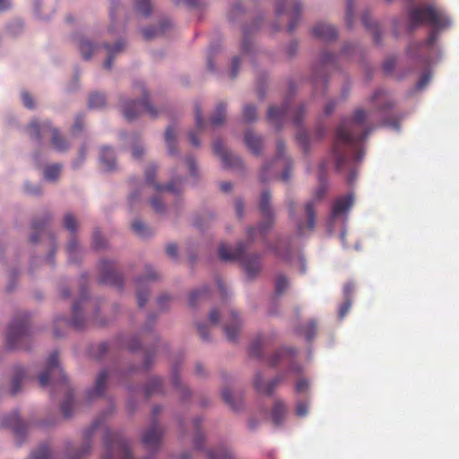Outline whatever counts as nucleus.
<instances>
[{
    "mask_svg": "<svg viewBox=\"0 0 459 459\" xmlns=\"http://www.w3.org/2000/svg\"><path fill=\"white\" fill-rule=\"evenodd\" d=\"M367 118L368 113L358 108L351 119L343 120L336 129L333 147L335 168L339 172L348 171L349 184H352L357 178L355 162L360 161L364 155L360 143L368 137L371 130L365 126Z\"/></svg>",
    "mask_w": 459,
    "mask_h": 459,
    "instance_id": "f257e3e1",
    "label": "nucleus"
},
{
    "mask_svg": "<svg viewBox=\"0 0 459 459\" xmlns=\"http://www.w3.org/2000/svg\"><path fill=\"white\" fill-rule=\"evenodd\" d=\"M450 19L446 13L432 4H421L411 7L408 12V30L412 31L420 25H429L434 30L428 39L420 43L411 44L408 51L411 56L424 57V62L429 63V53L433 49L437 40L438 31L450 26Z\"/></svg>",
    "mask_w": 459,
    "mask_h": 459,
    "instance_id": "f03ea898",
    "label": "nucleus"
},
{
    "mask_svg": "<svg viewBox=\"0 0 459 459\" xmlns=\"http://www.w3.org/2000/svg\"><path fill=\"white\" fill-rule=\"evenodd\" d=\"M246 244L240 242L238 244L237 248L233 252H230L225 244L219 246V257L222 261L240 260L247 276L249 278L255 277L261 270L262 261L261 255L257 254L246 255Z\"/></svg>",
    "mask_w": 459,
    "mask_h": 459,
    "instance_id": "7ed1b4c3",
    "label": "nucleus"
},
{
    "mask_svg": "<svg viewBox=\"0 0 459 459\" xmlns=\"http://www.w3.org/2000/svg\"><path fill=\"white\" fill-rule=\"evenodd\" d=\"M325 169V164L320 165V170L324 172ZM319 186L314 193L313 197L305 204L304 210L307 216L306 221H299L297 223V231L299 236L306 233L307 230L313 231L316 227V207L318 203L325 196L327 192V186L325 179L324 178L323 173L319 175Z\"/></svg>",
    "mask_w": 459,
    "mask_h": 459,
    "instance_id": "20e7f679",
    "label": "nucleus"
},
{
    "mask_svg": "<svg viewBox=\"0 0 459 459\" xmlns=\"http://www.w3.org/2000/svg\"><path fill=\"white\" fill-rule=\"evenodd\" d=\"M30 338V316L22 313L12 320L6 333V345L8 349L26 348Z\"/></svg>",
    "mask_w": 459,
    "mask_h": 459,
    "instance_id": "39448f33",
    "label": "nucleus"
},
{
    "mask_svg": "<svg viewBox=\"0 0 459 459\" xmlns=\"http://www.w3.org/2000/svg\"><path fill=\"white\" fill-rule=\"evenodd\" d=\"M28 133L30 138L37 143H40L43 137L47 134H50L51 143L54 148L59 152H63L67 149L68 145L65 138H63L58 130L52 126L51 123L48 120L39 121L37 119L32 120L28 126Z\"/></svg>",
    "mask_w": 459,
    "mask_h": 459,
    "instance_id": "423d86ee",
    "label": "nucleus"
},
{
    "mask_svg": "<svg viewBox=\"0 0 459 459\" xmlns=\"http://www.w3.org/2000/svg\"><path fill=\"white\" fill-rule=\"evenodd\" d=\"M104 446L106 454L103 459H134L128 441L117 433L108 431L104 438Z\"/></svg>",
    "mask_w": 459,
    "mask_h": 459,
    "instance_id": "0eeeda50",
    "label": "nucleus"
},
{
    "mask_svg": "<svg viewBox=\"0 0 459 459\" xmlns=\"http://www.w3.org/2000/svg\"><path fill=\"white\" fill-rule=\"evenodd\" d=\"M305 114V108L303 105L299 106L297 108L292 109L290 107L289 100H286L281 107L271 106L268 108L267 118L276 129H281L283 120L287 117H290L292 123L299 126L301 125Z\"/></svg>",
    "mask_w": 459,
    "mask_h": 459,
    "instance_id": "6e6552de",
    "label": "nucleus"
},
{
    "mask_svg": "<svg viewBox=\"0 0 459 459\" xmlns=\"http://www.w3.org/2000/svg\"><path fill=\"white\" fill-rule=\"evenodd\" d=\"M271 194L269 191H264L260 196L259 208L264 221L261 222L257 228H250L247 230V236L251 241L254 240L256 233L262 237H265L267 231L273 224V212L270 206Z\"/></svg>",
    "mask_w": 459,
    "mask_h": 459,
    "instance_id": "1a4fd4ad",
    "label": "nucleus"
},
{
    "mask_svg": "<svg viewBox=\"0 0 459 459\" xmlns=\"http://www.w3.org/2000/svg\"><path fill=\"white\" fill-rule=\"evenodd\" d=\"M50 380L55 385L58 383L65 385L67 381L66 377L58 363L57 351H54L49 355L47 360L46 368L39 377V385L43 387L46 386Z\"/></svg>",
    "mask_w": 459,
    "mask_h": 459,
    "instance_id": "9d476101",
    "label": "nucleus"
},
{
    "mask_svg": "<svg viewBox=\"0 0 459 459\" xmlns=\"http://www.w3.org/2000/svg\"><path fill=\"white\" fill-rule=\"evenodd\" d=\"M136 87L139 88L143 93V99L141 100H132L123 104V112L126 120H134L141 112L146 111L152 117H155L157 114L156 109L152 107L148 101L147 92L142 83H137Z\"/></svg>",
    "mask_w": 459,
    "mask_h": 459,
    "instance_id": "9b49d317",
    "label": "nucleus"
},
{
    "mask_svg": "<svg viewBox=\"0 0 459 459\" xmlns=\"http://www.w3.org/2000/svg\"><path fill=\"white\" fill-rule=\"evenodd\" d=\"M161 411L160 406H154L152 409L153 422L152 426L143 433L142 442L148 450H157L160 447V440L163 435L162 429L159 426L156 417Z\"/></svg>",
    "mask_w": 459,
    "mask_h": 459,
    "instance_id": "f8f14e48",
    "label": "nucleus"
},
{
    "mask_svg": "<svg viewBox=\"0 0 459 459\" xmlns=\"http://www.w3.org/2000/svg\"><path fill=\"white\" fill-rule=\"evenodd\" d=\"M301 13V4L299 0H279L276 5V14H288L290 21L288 24L289 32H292L299 22Z\"/></svg>",
    "mask_w": 459,
    "mask_h": 459,
    "instance_id": "ddd939ff",
    "label": "nucleus"
},
{
    "mask_svg": "<svg viewBox=\"0 0 459 459\" xmlns=\"http://www.w3.org/2000/svg\"><path fill=\"white\" fill-rule=\"evenodd\" d=\"M296 353L297 351L293 348H282L270 358L269 364L271 367H276L281 363L289 362L290 364V369L296 374H299L302 371L301 367L292 362Z\"/></svg>",
    "mask_w": 459,
    "mask_h": 459,
    "instance_id": "4468645a",
    "label": "nucleus"
},
{
    "mask_svg": "<svg viewBox=\"0 0 459 459\" xmlns=\"http://www.w3.org/2000/svg\"><path fill=\"white\" fill-rule=\"evenodd\" d=\"M100 281L103 284H109L117 288L123 287V277L117 273L111 262L103 260L100 264Z\"/></svg>",
    "mask_w": 459,
    "mask_h": 459,
    "instance_id": "2eb2a0df",
    "label": "nucleus"
},
{
    "mask_svg": "<svg viewBox=\"0 0 459 459\" xmlns=\"http://www.w3.org/2000/svg\"><path fill=\"white\" fill-rule=\"evenodd\" d=\"M157 168L154 165L149 166L145 170V181L148 184L152 185L155 191L158 193H161L164 190H167L170 193L178 194L180 189L178 185L181 184V181L178 179H173L167 186H163L154 182V178L156 177Z\"/></svg>",
    "mask_w": 459,
    "mask_h": 459,
    "instance_id": "dca6fc26",
    "label": "nucleus"
},
{
    "mask_svg": "<svg viewBox=\"0 0 459 459\" xmlns=\"http://www.w3.org/2000/svg\"><path fill=\"white\" fill-rule=\"evenodd\" d=\"M80 311H81V301H75L74 304H73V307H72V320L71 321H67L66 318H57L56 321H55V329H54V334L55 336L56 337H60L61 336V333H58L57 329H56V326L59 323L61 322H64L65 325H72L74 326L75 329H82L84 325V319L83 317L80 315Z\"/></svg>",
    "mask_w": 459,
    "mask_h": 459,
    "instance_id": "f3484780",
    "label": "nucleus"
},
{
    "mask_svg": "<svg viewBox=\"0 0 459 459\" xmlns=\"http://www.w3.org/2000/svg\"><path fill=\"white\" fill-rule=\"evenodd\" d=\"M283 379L284 375H279L268 382H264L262 375L257 373L255 376L254 386L258 393L271 395Z\"/></svg>",
    "mask_w": 459,
    "mask_h": 459,
    "instance_id": "a211bd4d",
    "label": "nucleus"
},
{
    "mask_svg": "<svg viewBox=\"0 0 459 459\" xmlns=\"http://www.w3.org/2000/svg\"><path fill=\"white\" fill-rule=\"evenodd\" d=\"M353 203L354 198L352 194L338 197L332 205V218L335 220L341 216H346L352 207Z\"/></svg>",
    "mask_w": 459,
    "mask_h": 459,
    "instance_id": "6ab92c4d",
    "label": "nucleus"
},
{
    "mask_svg": "<svg viewBox=\"0 0 459 459\" xmlns=\"http://www.w3.org/2000/svg\"><path fill=\"white\" fill-rule=\"evenodd\" d=\"M2 426L11 428L17 438H22L27 433V425L19 417L17 411L4 417L2 420Z\"/></svg>",
    "mask_w": 459,
    "mask_h": 459,
    "instance_id": "aec40b11",
    "label": "nucleus"
},
{
    "mask_svg": "<svg viewBox=\"0 0 459 459\" xmlns=\"http://www.w3.org/2000/svg\"><path fill=\"white\" fill-rule=\"evenodd\" d=\"M146 275L143 278H139L136 280V285H137V290H136V297L138 301V306L140 307H143L146 301H147V291H144L142 290V286L149 281H155L159 278V274L152 271V269L150 266H146Z\"/></svg>",
    "mask_w": 459,
    "mask_h": 459,
    "instance_id": "412c9836",
    "label": "nucleus"
},
{
    "mask_svg": "<svg viewBox=\"0 0 459 459\" xmlns=\"http://www.w3.org/2000/svg\"><path fill=\"white\" fill-rule=\"evenodd\" d=\"M74 41L77 45V48L82 56L83 59H90L92 55L99 51L100 48V46L94 45L88 38L85 36H76L74 38Z\"/></svg>",
    "mask_w": 459,
    "mask_h": 459,
    "instance_id": "4be33fe9",
    "label": "nucleus"
},
{
    "mask_svg": "<svg viewBox=\"0 0 459 459\" xmlns=\"http://www.w3.org/2000/svg\"><path fill=\"white\" fill-rule=\"evenodd\" d=\"M241 322L235 311L230 312V320L224 324V332L229 342H235L238 338Z\"/></svg>",
    "mask_w": 459,
    "mask_h": 459,
    "instance_id": "5701e85b",
    "label": "nucleus"
},
{
    "mask_svg": "<svg viewBox=\"0 0 459 459\" xmlns=\"http://www.w3.org/2000/svg\"><path fill=\"white\" fill-rule=\"evenodd\" d=\"M313 35L319 39L330 41L335 39L338 33L336 28L332 25L317 23L313 28Z\"/></svg>",
    "mask_w": 459,
    "mask_h": 459,
    "instance_id": "b1692460",
    "label": "nucleus"
},
{
    "mask_svg": "<svg viewBox=\"0 0 459 459\" xmlns=\"http://www.w3.org/2000/svg\"><path fill=\"white\" fill-rule=\"evenodd\" d=\"M274 255L281 259H287L290 253V241L287 238H278L274 246H268Z\"/></svg>",
    "mask_w": 459,
    "mask_h": 459,
    "instance_id": "393cba45",
    "label": "nucleus"
},
{
    "mask_svg": "<svg viewBox=\"0 0 459 459\" xmlns=\"http://www.w3.org/2000/svg\"><path fill=\"white\" fill-rule=\"evenodd\" d=\"M27 379L25 369L21 366H15L13 368L11 381V394L15 395L21 389L22 384Z\"/></svg>",
    "mask_w": 459,
    "mask_h": 459,
    "instance_id": "a878e982",
    "label": "nucleus"
},
{
    "mask_svg": "<svg viewBox=\"0 0 459 459\" xmlns=\"http://www.w3.org/2000/svg\"><path fill=\"white\" fill-rule=\"evenodd\" d=\"M125 47H126V43L122 39L117 40L114 44L113 47H111L108 44H104L103 45V48L106 49V51L108 53V58L104 62V67L107 70H110L112 68V60H113V58L117 55L122 53L124 51V49H125Z\"/></svg>",
    "mask_w": 459,
    "mask_h": 459,
    "instance_id": "bb28decb",
    "label": "nucleus"
},
{
    "mask_svg": "<svg viewBox=\"0 0 459 459\" xmlns=\"http://www.w3.org/2000/svg\"><path fill=\"white\" fill-rule=\"evenodd\" d=\"M108 377V373L107 370H102L100 372L96 379L95 386L88 393L90 399L100 397L103 394Z\"/></svg>",
    "mask_w": 459,
    "mask_h": 459,
    "instance_id": "cd10ccee",
    "label": "nucleus"
},
{
    "mask_svg": "<svg viewBox=\"0 0 459 459\" xmlns=\"http://www.w3.org/2000/svg\"><path fill=\"white\" fill-rule=\"evenodd\" d=\"M100 161L106 171H111L116 169V159L113 150L109 147H102L100 154Z\"/></svg>",
    "mask_w": 459,
    "mask_h": 459,
    "instance_id": "c85d7f7f",
    "label": "nucleus"
},
{
    "mask_svg": "<svg viewBox=\"0 0 459 459\" xmlns=\"http://www.w3.org/2000/svg\"><path fill=\"white\" fill-rule=\"evenodd\" d=\"M354 290V284L348 282L343 288L344 302L339 307V317L343 318L349 312L351 307V295Z\"/></svg>",
    "mask_w": 459,
    "mask_h": 459,
    "instance_id": "c756f323",
    "label": "nucleus"
},
{
    "mask_svg": "<svg viewBox=\"0 0 459 459\" xmlns=\"http://www.w3.org/2000/svg\"><path fill=\"white\" fill-rule=\"evenodd\" d=\"M286 414H287L286 404L282 401H280V400L275 401V403L273 406V409H272V412H271V416H272L273 424L275 426H281L284 421Z\"/></svg>",
    "mask_w": 459,
    "mask_h": 459,
    "instance_id": "7c9ffc66",
    "label": "nucleus"
},
{
    "mask_svg": "<svg viewBox=\"0 0 459 459\" xmlns=\"http://www.w3.org/2000/svg\"><path fill=\"white\" fill-rule=\"evenodd\" d=\"M245 143L249 150L255 154L258 155L263 149V140L260 136L254 134L252 131H247L245 134Z\"/></svg>",
    "mask_w": 459,
    "mask_h": 459,
    "instance_id": "2f4dec72",
    "label": "nucleus"
},
{
    "mask_svg": "<svg viewBox=\"0 0 459 459\" xmlns=\"http://www.w3.org/2000/svg\"><path fill=\"white\" fill-rule=\"evenodd\" d=\"M371 100L379 106V111H385L394 106V102L389 100L387 93L381 89L373 93Z\"/></svg>",
    "mask_w": 459,
    "mask_h": 459,
    "instance_id": "473e14b6",
    "label": "nucleus"
},
{
    "mask_svg": "<svg viewBox=\"0 0 459 459\" xmlns=\"http://www.w3.org/2000/svg\"><path fill=\"white\" fill-rule=\"evenodd\" d=\"M213 152L221 158L225 168H229L233 164L232 155L226 150L221 141H216L213 143Z\"/></svg>",
    "mask_w": 459,
    "mask_h": 459,
    "instance_id": "72a5a7b5",
    "label": "nucleus"
},
{
    "mask_svg": "<svg viewBox=\"0 0 459 459\" xmlns=\"http://www.w3.org/2000/svg\"><path fill=\"white\" fill-rule=\"evenodd\" d=\"M362 23L366 29L369 30L372 32L374 41L377 44H379L381 42L380 29L377 23L370 21L368 13L363 14Z\"/></svg>",
    "mask_w": 459,
    "mask_h": 459,
    "instance_id": "f704fd0d",
    "label": "nucleus"
},
{
    "mask_svg": "<svg viewBox=\"0 0 459 459\" xmlns=\"http://www.w3.org/2000/svg\"><path fill=\"white\" fill-rule=\"evenodd\" d=\"M165 142L168 147V152L169 155L178 154V149L176 147L177 137L174 132V129L171 126H169L165 132Z\"/></svg>",
    "mask_w": 459,
    "mask_h": 459,
    "instance_id": "c9c22d12",
    "label": "nucleus"
},
{
    "mask_svg": "<svg viewBox=\"0 0 459 459\" xmlns=\"http://www.w3.org/2000/svg\"><path fill=\"white\" fill-rule=\"evenodd\" d=\"M162 393V381L160 377H152L146 387H145V394L147 397H150L156 394Z\"/></svg>",
    "mask_w": 459,
    "mask_h": 459,
    "instance_id": "e433bc0d",
    "label": "nucleus"
},
{
    "mask_svg": "<svg viewBox=\"0 0 459 459\" xmlns=\"http://www.w3.org/2000/svg\"><path fill=\"white\" fill-rule=\"evenodd\" d=\"M226 106L223 103H220L216 109L214 114L211 117V123L212 126H217L223 124L226 117Z\"/></svg>",
    "mask_w": 459,
    "mask_h": 459,
    "instance_id": "4c0bfd02",
    "label": "nucleus"
},
{
    "mask_svg": "<svg viewBox=\"0 0 459 459\" xmlns=\"http://www.w3.org/2000/svg\"><path fill=\"white\" fill-rule=\"evenodd\" d=\"M208 459H234L232 453L227 447L208 451Z\"/></svg>",
    "mask_w": 459,
    "mask_h": 459,
    "instance_id": "58836bf2",
    "label": "nucleus"
},
{
    "mask_svg": "<svg viewBox=\"0 0 459 459\" xmlns=\"http://www.w3.org/2000/svg\"><path fill=\"white\" fill-rule=\"evenodd\" d=\"M201 424L202 420L200 419H196L194 421V427L195 429V434L194 437V446L195 448L199 450L203 447L204 442V434L201 432Z\"/></svg>",
    "mask_w": 459,
    "mask_h": 459,
    "instance_id": "ea45409f",
    "label": "nucleus"
},
{
    "mask_svg": "<svg viewBox=\"0 0 459 459\" xmlns=\"http://www.w3.org/2000/svg\"><path fill=\"white\" fill-rule=\"evenodd\" d=\"M62 170L60 164H53L47 167L44 170V178L48 181H56Z\"/></svg>",
    "mask_w": 459,
    "mask_h": 459,
    "instance_id": "a19ab883",
    "label": "nucleus"
},
{
    "mask_svg": "<svg viewBox=\"0 0 459 459\" xmlns=\"http://www.w3.org/2000/svg\"><path fill=\"white\" fill-rule=\"evenodd\" d=\"M134 8L137 13L143 16H149L152 12V5L150 0H135Z\"/></svg>",
    "mask_w": 459,
    "mask_h": 459,
    "instance_id": "79ce46f5",
    "label": "nucleus"
},
{
    "mask_svg": "<svg viewBox=\"0 0 459 459\" xmlns=\"http://www.w3.org/2000/svg\"><path fill=\"white\" fill-rule=\"evenodd\" d=\"M88 105L90 108H101L106 105V98L101 93H92L89 98Z\"/></svg>",
    "mask_w": 459,
    "mask_h": 459,
    "instance_id": "37998d69",
    "label": "nucleus"
},
{
    "mask_svg": "<svg viewBox=\"0 0 459 459\" xmlns=\"http://www.w3.org/2000/svg\"><path fill=\"white\" fill-rule=\"evenodd\" d=\"M28 459H50V449L48 446H40L30 454Z\"/></svg>",
    "mask_w": 459,
    "mask_h": 459,
    "instance_id": "c03bdc74",
    "label": "nucleus"
},
{
    "mask_svg": "<svg viewBox=\"0 0 459 459\" xmlns=\"http://www.w3.org/2000/svg\"><path fill=\"white\" fill-rule=\"evenodd\" d=\"M64 227L73 234L77 230V221L72 213H66L64 217Z\"/></svg>",
    "mask_w": 459,
    "mask_h": 459,
    "instance_id": "a18cd8bd",
    "label": "nucleus"
},
{
    "mask_svg": "<svg viewBox=\"0 0 459 459\" xmlns=\"http://www.w3.org/2000/svg\"><path fill=\"white\" fill-rule=\"evenodd\" d=\"M288 287H289V281H288L287 278L282 274L278 275L276 278V281H275L276 294L277 295L283 294L284 291L288 289Z\"/></svg>",
    "mask_w": 459,
    "mask_h": 459,
    "instance_id": "49530a36",
    "label": "nucleus"
},
{
    "mask_svg": "<svg viewBox=\"0 0 459 459\" xmlns=\"http://www.w3.org/2000/svg\"><path fill=\"white\" fill-rule=\"evenodd\" d=\"M132 229L140 237H146L150 234L149 228L139 220L132 223Z\"/></svg>",
    "mask_w": 459,
    "mask_h": 459,
    "instance_id": "de8ad7c7",
    "label": "nucleus"
},
{
    "mask_svg": "<svg viewBox=\"0 0 459 459\" xmlns=\"http://www.w3.org/2000/svg\"><path fill=\"white\" fill-rule=\"evenodd\" d=\"M354 3L355 0H347L345 21L348 28L352 27L354 20Z\"/></svg>",
    "mask_w": 459,
    "mask_h": 459,
    "instance_id": "09e8293b",
    "label": "nucleus"
},
{
    "mask_svg": "<svg viewBox=\"0 0 459 459\" xmlns=\"http://www.w3.org/2000/svg\"><path fill=\"white\" fill-rule=\"evenodd\" d=\"M206 295H207L206 288L191 292V294L189 296V305L191 307L196 306L197 300L204 299L206 297Z\"/></svg>",
    "mask_w": 459,
    "mask_h": 459,
    "instance_id": "8fccbe9b",
    "label": "nucleus"
},
{
    "mask_svg": "<svg viewBox=\"0 0 459 459\" xmlns=\"http://www.w3.org/2000/svg\"><path fill=\"white\" fill-rule=\"evenodd\" d=\"M91 446L89 442L85 443L80 451L75 453H72L70 451L67 452V455L70 459H82L84 455L90 453Z\"/></svg>",
    "mask_w": 459,
    "mask_h": 459,
    "instance_id": "3c124183",
    "label": "nucleus"
},
{
    "mask_svg": "<svg viewBox=\"0 0 459 459\" xmlns=\"http://www.w3.org/2000/svg\"><path fill=\"white\" fill-rule=\"evenodd\" d=\"M243 117L247 122H252L256 119V108L255 106L247 105L243 109Z\"/></svg>",
    "mask_w": 459,
    "mask_h": 459,
    "instance_id": "603ef678",
    "label": "nucleus"
},
{
    "mask_svg": "<svg viewBox=\"0 0 459 459\" xmlns=\"http://www.w3.org/2000/svg\"><path fill=\"white\" fill-rule=\"evenodd\" d=\"M303 333L307 341H311L316 334V323L310 321L303 330Z\"/></svg>",
    "mask_w": 459,
    "mask_h": 459,
    "instance_id": "864d4df0",
    "label": "nucleus"
},
{
    "mask_svg": "<svg viewBox=\"0 0 459 459\" xmlns=\"http://www.w3.org/2000/svg\"><path fill=\"white\" fill-rule=\"evenodd\" d=\"M336 56L331 53L324 52L320 57V65L322 68L328 67L335 63Z\"/></svg>",
    "mask_w": 459,
    "mask_h": 459,
    "instance_id": "5fc2aeb1",
    "label": "nucleus"
},
{
    "mask_svg": "<svg viewBox=\"0 0 459 459\" xmlns=\"http://www.w3.org/2000/svg\"><path fill=\"white\" fill-rule=\"evenodd\" d=\"M249 354L252 357L261 358L262 357V341L257 339L252 342L249 348Z\"/></svg>",
    "mask_w": 459,
    "mask_h": 459,
    "instance_id": "6e6d98bb",
    "label": "nucleus"
},
{
    "mask_svg": "<svg viewBox=\"0 0 459 459\" xmlns=\"http://www.w3.org/2000/svg\"><path fill=\"white\" fill-rule=\"evenodd\" d=\"M172 382H173L174 387L176 388V390L178 393H180L182 394L183 398H186V397L190 396L191 393H190L189 389L180 384L178 376L175 375L173 377Z\"/></svg>",
    "mask_w": 459,
    "mask_h": 459,
    "instance_id": "4d7b16f0",
    "label": "nucleus"
},
{
    "mask_svg": "<svg viewBox=\"0 0 459 459\" xmlns=\"http://www.w3.org/2000/svg\"><path fill=\"white\" fill-rule=\"evenodd\" d=\"M73 400L71 395H67L66 399L61 404V411L64 417L68 418L72 414Z\"/></svg>",
    "mask_w": 459,
    "mask_h": 459,
    "instance_id": "13d9d810",
    "label": "nucleus"
},
{
    "mask_svg": "<svg viewBox=\"0 0 459 459\" xmlns=\"http://www.w3.org/2000/svg\"><path fill=\"white\" fill-rule=\"evenodd\" d=\"M221 397H222L223 401L227 404H229L233 410L238 409V405L236 404L233 395L229 389H223L221 391Z\"/></svg>",
    "mask_w": 459,
    "mask_h": 459,
    "instance_id": "bf43d9fd",
    "label": "nucleus"
},
{
    "mask_svg": "<svg viewBox=\"0 0 459 459\" xmlns=\"http://www.w3.org/2000/svg\"><path fill=\"white\" fill-rule=\"evenodd\" d=\"M195 126L197 131H202L204 127V121L202 117L201 108L198 105L195 107Z\"/></svg>",
    "mask_w": 459,
    "mask_h": 459,
    "instance_id": "052dcab7",
    "label": "nucleus"
},
{
    "mask_svg": "<svg viewBox=\"0 0 459 459\" xmlns=\"http://www.w3.org/2000/svg\"><path fill=\"white\" fill-rule=\"evenodd\" d=\"M105 244H106V242H105V239L102 237L101 233L98 230L94 231L93 242H92L93 247L95 249H100V248L105 247Z\"/></svg>",
    "mask_w": 459,
    "mask_h": 459,
    "instance_id": "680f3d73",
    "label": "nucleus"
},
{
    "mask_svg": "<svg viewBox=\"0 0 459 459\" xmlns=\"http://www.w3.org/2000/svg\"><path fill=\"white\" fill-rule=\"evenodd\" d=\"M67 253H68V258L70 262H75L74 260V255H75L79 249L77 241L75 239H73L69 242L67 245Z\"/></svg>",
    "mask_w": 459,
    "mask_h": 459,
    "instance_id": "e2e57ef3",
    "label": "nucleus"
},
{
    "mask_svg": "<svg viewBox=\"0 0 459 459\" xmlns=\"http://www.w3.org/2000/svg\"><path fill=\"white\" fill-rule=\"evenodd\" d=\"M308 412V404L305 401H299L296 405V414L299 417H304Z\"/></svg>",
    "mask_w": 459,
    "mask_h": 459,
    "instance_id": "0e129e2a",
    "label": "nucleus"
},
{
    "mask_svg": "<svg viewBox=\"0 0 459 459\" xmlns=\"http://www.w3.org/2000/svg\"><path fill=\"white\" fill-rule=\"evenodd\" d=\"M309 388V383L306 378H300L295 385V391L297 393H306Z\"/></svg>",
    "mask_w": 459,
    "mask_h": 459,
    "instance_id": "69168bd1",
    "label": "nucleus"
},
{
    "mask_svg": "<svg viewBox=\"0 0 459 459\" xmlns=\"http://www.w3.org/2000/svg\"><path fill=\"white\" fill-rule=\"evenodd\" d=\"M151 204L157 213H163L166 210L165 205L160 202L159 197L152 198L151 200Z\"/></svg>",
    "mask_w": 459,
    "mask_h": 459,
    "instance_id": "338daca9",
    "label": "nucleus"
},
{
    "mask_svg": "<svg viewBox=\"0 0 459 459\" xmlns=\"http://www.w3.org/2000/svg\"><path fill=\"white\" fill-rule=\"evenodd\" d=\"M296 138H297V141L299 142V143L304 149H306L307 147V144H308V135H307V132H305V131L299 132Z\"/></svg>",
    "mask_w": 459,
    "mask_h": 459,
    "instance_id": "774afa93",
    "label": "nucleus"
}]
</instances>
